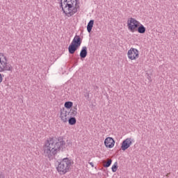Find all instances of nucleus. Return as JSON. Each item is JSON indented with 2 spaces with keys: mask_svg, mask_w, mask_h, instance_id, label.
I'll return each instance as SVG.
<instances>
[{
  "mask_svg": "<svg viewBox=\"0 0 178 178\" xmlns=\"http://www.w3.org/2000/svg\"><path fill=\"white\" fill-rule=\"evenodd\" d=\"M65 145L63 139L56 140L54 138H49L45 142L43 146L44 155L49 159H54L55 155L60 151L62 147Z\"/></svg>",
  "mask_w": 178,
  "mask_h": 178,
  "instance_id": "obj_1",
  "label": "nucleus"
},
{
  "mask_svg": "<svg viewBox=\"0 0 178 178\" xmlns=\"http://www.w3.org/2000/svg\"><path fill=\"white\" fill-rule=\"evenodd\" d=\"M60 6L63 13L67 17H71V16L77 13L79 9L77 0H60Z\"/></svg>",
  "mask_w": 178,
  "mask_h": 178,
  "instance_id": "obj_2",
  "label": "nucleus"
},
{
  "mask_svg": "<svg viewBox=\"0 0 178 178\" xmlns=\"http://www.w3.org/2000/svg\"><path fill=\"white\" fill-rule=\"evenodd\" d=\"M73 165V161L69 158H64L58 162V165L56 167L57 172L60 175H66L70 169H72V165Z\"/></svg>",
  "mask_w": 178,
  "mask_h": 178,
  "instance_id": "obj_3",
  "label": "nucleus"
},
{
  "mask_svg": "<svg viewBox=\"0 0 178 178\" xmlns=\"http://www.w3.org/2000/svg\"><path fill=\"white\" fill-rule=\"evenodd\" d=\"M13 67L8 63V58L3 54L0 53V72H12ZM2 74H0V83H2Z\"/></svg>",
  "mask_w": 178,
  "mask_h": 178,
  "instance_id": "obj_4",
  "label": "nucleus"
},
{
  "mask_svg": "<svg viewBox=\"0 0 178 178\" xmlns=\"http://www.w3.org/2000/svg\"><path fill=\"white\" fill-rule=\"evenodd\" d=\"M80 45H81V38L79 35H75L71 44L68 47L69 53L71 54H74Z\"/></svg>",
  "mask_w": 178,
  "mask_h": 178,
  "instance_id": "obj_5",
  "label": "nucleus"
},
{
  "mask_svg": "<svg viewBox=\"0 0 178 178\" xmlns=\"http://www.w3.org/2000/svg\"><path fill=\"white\" fill-rule=\"evenodd\" d=\"M140 24V22L137 21V19L134 18H130L127 21L128 30H129V31L131 33H134V31H136V29L139 27Z\"/></svg>",
  "mask_w": 178,
  "mask_h": 178,
  "instance_id": "obj_6",
  "label": "nucleus"
},
{
  "mask_svg": "<svg viewBox=\"0 0 178 178\" xmlns=\"http://www.w3.org/2000/svg\"><path fill=\"white\" fill-rule=\"evenodd\" d=\"M127 56L131 60H136L140 56V54L137 49L131 48L127 52Z\"/></svg>",
  "mask_w": 178,
  "mask_h": 178,
  "instance_id": "obj_7",
  "label": "nucleus"
},
{
  "mask_svg": "<svg viewBox=\"0 0 178 178\" xmlns=\"http://www.w3.org/2000/svg\"><path fill=\"white\" fill-rule=\"evenodd\" d=\"M132 141H131V138H127L124 140H123L121 146V149L122 151H126L129 147L131 145Z\"/></svg>",
  "mask_w": 178,
  "mask_h": 178,
  "instance_id": "obj_8",
  "label": "nucleus"
},
{
  "mask_svg": "<svg viewBox=\"0 0 178 178\" xmlns=\"http://www.w3.org/2000/svg\"><path fill=\"white\" fill-rule=\"evenodd\" d=\"M104 145L106 148H113L115 147V140L111 137L106 138L104 140Z\"/></svg>",
  "mask_w": 178,
  "mask_h": 178,
  "instance_id": "obj_9",
  "label": "nucleus"
},
{
  "mask_svg": "<svg viewBox=\"0 0 178 178\" xmlns=\"http://www.w3.org/2000/svg\"><path fill=\"white\" fill-rule=\"evenodd\" d=\"M60 118L63 123H66L69 119V112L66 110L61 111Z\"/></svg>",
  "mask_w": 178,
  "mask_h": 178,
  "instance_id": "obj_10",
  "label": "nucleus"
},
{
  "mask_svg": "<svg viewBox=\"0 0 178 178\" xmlns=\"http://www.w3.org/2000/svg\"><path fill=\"white\" fill-rule=\"evenodd\" d=\"M81 59H84L87 56V47H83L80 52Z\"/></svg>",
  "mask_w": 178,
  "mask_h": 178,
  "instance_id": "obj_11",
  "label": "nucleus"
},
{
  "mask_svg": "<svg viewBox=\"0 0 178 178\" xmlns=\"http://www.w3.org/2000/svg\"><path fill=\"white\" fill-rule=\"evenodd\" d=\"M93 26H94V20H90L87 25V31L88 33H91V30H92Z\"/></svg>",
  "mask_w": 178,
  "mask_h": 178,
  "instance_id": "obj_12",
  "label": "nucleus"
},
{
  "mask_svg": "<svg viewBox=\"0 0 178 178\" xmlns=\"http://www.w3.org/2000/svg\"><path fill=\"white\" fill-rule=\"evenodd\" d=\"M138 32L140 33V34H144V33H145V27L144 25L140 24V26L138 28Z\"/></svg>",
  "mask_w": 178,
  "mask_h": 178,
  "instance_id": "obj_13",
  "label": "nucleus"
},
{
  "mask_svg": "<svg viewBox=\"0 0 178 178\" xmlns=\"http://www.w3.org/2000/svg\"><path fill=\"white\" fill-rule=\"evenodd\" d=\"M65 108H67V109H70L73 106V102H66L64 104Z\"/></svg>",
  "mask_w": 178,
  "mask_h": 178,
  "instance_id": "obj_14",
  "label": "nucleus"
},
{
  "mask_svg": "<svg viewBox=\"0 0 178 178\" xmlns=\"http://www.w3.org/2000/svg\"><path fill=\"white\" fill-rule=\"evenodd\" d=\"M76 119L74 118H70L69 120H68V123L69 124H71V126H73V124H76Z\"/></svg>",
  "mask_w": 178,
  "mask_h": 178,
  "instance_id": "obj_15",
  "label": "nucleus"
},
{
  "mask_svg": "<svg viewBox=\"0 0 178 178\" xmlns=\"http://www.w3.org/2000/svg\"><path fill=\"white\" fill-rule=\"evenodd\" d=\"M112 172H113V173H115V172H116V170H118V162H115L112 168H111Z\"/></svg>",
  "mask_w": 178,
  "mask_h": 178,
  "instance_id": "obj_16",
  "label": "nucleus"
},
{
  "mask_svg": "<svg viewBox=\"0 0 178 178\" xmlns=\"http://www.w3.org/2000/svg\"><path fill=\"white\" fill-rule=\"evenodd\" d=\"M111 165H112V160L109 159L106 164L104 165V168H109V166H111Z\"/></svg>",
  "mask_w": 178,
  "mask_h": 178,
  "instance_id": "obj_17",
  "label": "nucleus"
},
{
  "mask_svg": "<svg viewBox=\"0 0 178 178\" xmlns=\"http://www.w3.org/2000/svg\"><path fill=\"white\" fill-rule=\"evenodd\" d=\"M77 115V108H75V110L72 112V115L76 116Z\"/></svg>",
  "mask_w": 178,
  "mask_h": 178,
  "instance_id": "obj_18",
  "label": "nucleus"
},
{
  "mask_svg": "<svg viewBox=\"0 0 178 178\" xmlns=\"http://www.w3.org/2000/svg\"><path fill=\"white\" fill-rule=\"evenodd\" d=\"M85 97H86V98H90V94H89V93H86V94L85 95Z\"/></svg>",
  "mask_w": 178,
  "mask_h": 178,
  "instance_id": "obj_19",
  "label": "nucleus"
},
{
  "mask_svg": "<svg viewBox=\"0 0 178 178\" xmlns=\"http://www.w3.org/2000/svg\"><path fill=\"white\" fill-rule=\"evenodd\" d=\"M88 163H89L90 165L92 166V168H94V163H92V162H89Z\"/></svg>",
  "mask_w": 178,
  "mask_h": 178,
  "instance_id": "obj_20",
  "label": "nucleus"
}]
</instances>
